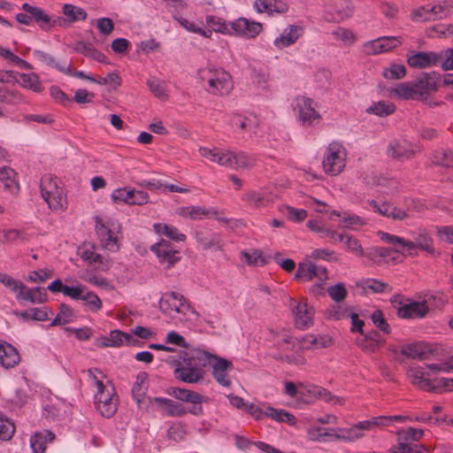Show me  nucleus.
Segmentation results:
<instances>
[{
    "instance_id": "obj_1",
    "label": "nucleus",
    "mask_w": 453,
    "mask_h": 453,
    "mask_svg": "<svg viewBox=\"0 0 453 453\" xmlns=\"http://www.w3.org/2000/svg\"><path fill=\"white\" fill-rule=\"evenodd\" d=\"M196 350L193 353L180 351L179 358L170 357L168 361L174 367V376L186 383H196L203 380V358Z\"/></svg>"
},
{
    "instance_id": "obj_2",
    "label": "nucleus",
    "mask_w": 453,
    "mask_h": 453,
    "mask_svg": "<svg viewBox=\"0 0 453 453\" xmlns=\"http://www.w3.org/2000/svg\"><path fill=\"white\" fill-rule=\"evenodd\" d=\"M139 408L142 407L144 400L148 399L150 403H154L163 411L170 416H180L187 412L197 415L202 412L201 403L207 398H135Z\"/></svg>"
},
{
    "instance_id": "obj_3",
    "label": "nucleus",
    "mask_w": 453,
    "mask_h": 453,
    "mask_svg": "<svg viewBox=\"0 0 453 453\" xmlns=\"http://www.w3.org/2000/svg\"><path fill=\"white\" fill-rule=\"evenodd\" d=\"M24 12L16 14V20L23 25L36 24L42 30L50 31L55 27H62L65 19L61 17L49 15L43 9L24 3L21 6Z\"/></svg>"
},
{
    "instance_id": "obj_4",
    "label": "nucleus",
    "mask_w": 453,
    "mask_h": 453,
    "mask_svg": "<svg viewBox=\"0 0 453 453\" xmlns=\"http://www.w3.org/2000/svg\"><path fill=\"white\" fill-rule=\"evenodd\" d=\"M95 229L102 249L117 252L121 246V226L114 221H104L99 216L95 218Z\"/></svg>"
},
{
    "instance_id": "obj_5",
    "label": "nucleus",
    "mask_w": 453,
    "mask_h": 453,
    "mask_svg": "<svg viewBox=\"0 0 453 453\" xmlns=\"http://www.w3.org/2000/svg\"><path fill=\"white\" fill-rule=\"evenodd\" d=\"M198 355L203 358L202 366L210 365L212 368V376L219 385L223 387H229L231 385L228 372H232L234 367L230 360L207 351H199Z\"/></svg>"
},
{
    "instance_id": "obj_6",
    "label": "nucleus",
    "mask_w": 453,
    "mask_h": 453,
    "mask_svg": "<svg viewBox=\"0 0 453 453\" xmlns=\"http://www.w3.org/2000/svg\"><path fill=\"white\" fill-rule=\"evenodd\" d=\"M346 149L342 143L333 142L329 143L322 165L326 173L335 176L345 167Z\"/></svg>"
},
{
    "instance_id": "obj_7",
    "label": "nucleus",
    "mask_w": 453,
    "mask_h": 453,
    "mask_svg": "<svg viewBox=\"0 0 453 453\" xmlns=\"http://www.w3.org/2000/svg\"><path fill=\"white\" fill-rule=\"evenodd\" d=\"M40 191L50 208L58 210L62 207L63 189L58 184V178L47 174L41 179Z\"/></svg>"
},
{
    "instance_id": "obj_8",
    "label": "nucleus",
    "mask_w": 453,
    "mask_h": 453,
    "mask_svg": "<svg viewBox=\"0 0 453 453\" xmlns=\"http://www.w3.org/2000/svg\"><path fill=\"white\" fill-rule=\"evenodd\" d=\"M441 75L437 72H423L412 81L418 100H426L438 90Z\"/></svg>"
},
{
    "instance_id": "obj_9",
    "label": "nucleus",
    "mask_w": 453,
    "mask_h": 453,
    "mask_svg": "<svg viewBox=\"0 0 453 453\" xmlns=\"http://www.w3.org/2000/svg\"><path fill=\"white\" fill-rule=\"evenodd\" d=\"M207 82L212 95L226 96L234 88L231 75L223 69H209Z\"/></svg>"
},
{
    "instance_id": "obj_10",
    "label": "nucleus",
    "mask_w": 453,
    "mask_h": 453,
    "mask_svg": "<svg viewBox=\"0 0 453 453\" xmlns=\"http://www.w3.org/2000/svg\"><path fill=\"white\" fill-rule=\"evenodd\" d=\"M150 250L157 256L162 265H166V268H172L180 261V251L175 250L173 244L161 239L150 246Z\"/></svg>"
},
{
    "instance_id": "obj_11",
    "label": "nucleus",
    "mask_w": 453,
    "mask_h": 453,
    "mask_svg": "<svg viewBox=\"0 0 453 453\" xmlns=\"http://www.w3.org/2000/svg\"><path fill=\"white\" fill-rule=\"evenodd\" d=\"M284 394L289 396H333L326 388L309 382L286 381L284 384Z\"/></svg>"
},
{
    "instance_id": "obj_12",
    "label": "nucleus",
    "mask_w": 453,
    "mask_h": 453,
    "mask_svg": "<svg viewBox=\"0 0 453 453\" xmlns=\"http://www.w3.org/2000/svg\"><path fill=\"white\" fill-rule=\"evenodd\" d=\"M159 309L164 314L171 316L173 311L185 314L186 311L192 308L182 295L172 291L163 295L159 301Z\"/></svg>"
},
{
    "instance_id": "obj_13",
    "label": "nucleus",
    "mask_w": 453,
    "mask_h": 453,
    "mask_svg": "<svg viewBox=\"0 0 453 453\" xmlns=\"http://www.w3.org/2000/svg\"><path fill=\"white\" fill-rule=\"evenodd\" d=\"M434 298V296H431L423 301H410V303L397 307L396 315L403 319H424L430 311L428 301Z\"/></svg>"
},
{
    "instance_id": "obj_14",
    "label": "nucleus",
    "mask_w": 453,
    "mask_h": 453,
    "mask_svg": "<svg viewBox=\"0 0 453 453\" xmlns=\"http://www.w3.org/2000/svg\"><path fill=\"white\" fill-rule=\"evenodd\" d=\"M111 197L115 203H124L129 205H143L149 202L148 193L128 188H119L113 190Z\"/></svg>"
},
{
    "instance_id": "obj_15",
    "label": "nucleus",
    "mask_w": 453,
    "mask_h": 453,
    "mask_svg": "<svg viewBox=\"0 0 453 453\" xmlns=\"http://www.w3.org/2000/svg\"><path fill=\"white\" fill-rule=\"evenodd\" d=\"M230 27L232 29V35L240 36L245 39H254L263 30L262 23L242 17L231 21Z\"/></svg>"
},
{
    "instance_id": "obj_16",
    "label": "nucleus",
    "mask_w": 453,
    "mask_h": 453,
    "mask_svg": "<svg viewBox=\"0 0 453 453\" xmlns=\"http://www.w3.org/2000/svg\"><path fill=\"white\" fill-rule=\"evenodd\" d=\"M442 55L434 51H417L407 56V64L412 68L425 69L438 65Z\"/></svg>"
},
{
    "instance_id": "obj_17",
    "label": "nucleus",
    "mask_w": 453,
    "mask_h": 453,
    "mask_svg": "<svg viewBox=\"0 0 453 453\" xmlns=\"http://www.w3.org/2000/svg\"><path fill=\"white\" fill-rule=\"evenodd\" d=\"M314 106L315 103L311 98L305 96L296 98V108L298 111V119L303 126L310 127L314 120L321 118Z\"/></svg>"
},
{
    "instance_id": "obj_18",
    "label": "nucleus",
    "mask_w": 453,
    "mask_h": 453,
    "mask_svg": "<svg viewBox=\"0 0 453 453\" xmlns=\"http://www.w3.org/2000/svg\"><path fill=\"white\" fill-rule=\"evenodd\" d=\"M127 345H135L138 341L133 337V335L121 332L119 330H112L110 333V336H104L96 340V345L101 348L104 347H119L123 342Z\"/></svg>"
},
{
    "instance_id": "obj_19",
    "label": "nucleus",
    "mask_w": 453,
    "mask_h": 453,
    "mask_svg": "<svg viewBox=\"0 0 453 453\" xmlns=\"http://www.w3.org/2000/svg\"><path fill=\"white\" fill-rule=\"evenodd\" d=\"M196 240L203 250H221L224 242L219 234L211 230H200L196 232Z\"/></svg>"
},
{
    "instance_id": "obj_20",
    "label": "nucleus",
    "mask_w": 453,
    "mask_h": 453,
    "mask_svg": "<svg viewBox=\"0 0 453 453\" xmlns=\"http://www.w3.org/2000/svg\"><path fill=\"white\" fill-rule=\"evenodd\" d=\"M291 309L295 317L296 326L299 329H306L312 325V317L306 303H296L291 299Z\"/></svg>"
},
{
    "instance_id": "obj_21",
    "label": "nucleus",
    "mask_w": 453,
    "mask_h": 453,
    "mask_svg": "<svg viewBox=\"0 0 453 453\" xmlns=\"http://www.w3.org/2000/svg\"><path fill=\"white\" fill-rule=\"evenodd\" d=\"M303 27L298 25H290L286 28L273 43L278 49H283L293 45L303 35Z\"/></svg>"
},
{
    "instance_id": "obj_22",
    "label": "nucleus",
    "mask_w": 453,
    "mask_h": 453,
    "mask_svg": "<svg viewBox=\"0 0 453 453\" xmlns=\"http://www.w3.org/2000/svg\"><path fill=\"white\" fill-rule=\"evenodd\" d=\"M20 362L18 349L11 343L0 340V363L4 368H13Z\"/></svg>"
},
{
    "instance_id": "obj_23",
    "label": "nucleus",
    "mask_w": 453,
    "mask_h": 453,
    "mask_svg": "<svg viewBox=\"0 0 453 453\" xmlns=\"http://www.w3.org/2000/svg\"><path fill=\"white\" fill-rule=\"evenodd\" d=\"M356 285L365 294H382L393 291V288L388 283L374 278L362 279Z\"/></svg>"
},
{
    "instance_id": "obj_24",
    "label": "nucleus",
    "mask_w": 453,
    "mask_h": 453,
    "mask_svg": "<svg viewBox=\"0 0 453 453\" xmlns=\"http://www.w3.org/2000/svg\"><path fill=\"white\" fill-rule=\"evenodd\" d=\"M396 253H402V250L388 247H371L365 250L363 257L368 258L373 264L380 265L387 258L394 260L395 257L393 255Z\"/></svg>"
},
{
    "instance_id": "obj_25",
    "label": "nucleus",
    "mask_w": 453,
    "mask_h": 453,
    "mask_svg": "<svg viewBox=\"0 0 453 453\" xmlns=\"http://www.w3.org/2000/svg\"><path fill=\"white\" fill-rule=\"evenodd\" d=\"M67 405L62 398H56L55 402L45 403L42 407V416L48 420H58L64 417L67 411Z\"/></svg>"
},
{
    "instance_id": "obj_26",
    "label": "nucleus",
    "mask_w": 453,
    "mask_h": 453,
    "mask_svg": "<svg viewBox=\"0 0 453 453\" xmlns=\"http://www.w3.org/2000/svg\"><path fill=\"white\" fill-rule=\"evenodd\" d=\"M13 314L16 317L22 319L25 321L35 320V321H47L50 319V315L53 314V311L49 307L42 308H30L25 311H14Z\"/></svg>"
},
{
    "instance_id": "obj_27",
    "label": "nucleus",
    "mask_w": 453,
    "mask_h": 453,
    "mask_svg": "<svg viewBox=\"0 0 453 453\" xmlns=\"http://www.w3.org/2000/svg\"><path fill=\"white\" fill-rule=\"evenodd\" d=\"M411 372L410 376L413 384L430 393L443 394L442 390L437 389V387H435V380H431L425 378L426 373L422 368L411 370Z\"/></svg>"
},
{
    "instance_id": "obj_28",
    "label": "nucleus",
    "mask_w": 453,
    "mask_h": 453,
    "mask_svg": "<svg viewBox=\"0 0 453 453\" xmlns=\"http://www.w3.org/2000/svg\"><path fill=\"white\" fill-rule=\"evenodd\" d=\"M16 298L18 300H26L32 303H44L48 301V295L45 288H27L25 286V288L20 289V291L17 293Z\"/></svg>"
},
{
    "instance_id": "obj_29",
    "label": "nucleus",
    "mask_w": 453,
    "mask_h": 453,
    "mask_svg": "<svg viewBox=\"0 0 453 453\" xmlns=\"http://www.w3.org/2000/svg\"><path fill=\"white\" fill-rule=\"evenodd\" d=\"M74 50L78 53L84 55L87 58H92L103 64H109L107 57L96 50L92 43L84 41H79L74 45Z\"/></svg>"
},
{
    "instance_id": "obj_30",
    "label": "nucleus",
    "mask_w": 453,
    "mask_h": 453,
    "mask_svg": "<svg viewBox=\"0 0 453 453\" xmlns=\"http://www.w3.org/2000/svg\"><path fill=\"white\" fill-rule=\"evenodd\" d=\"M385 342L377 331H372L357 341L358 346L366 352H375Z\"/></svg>"
},
{
    "instance_id": "obj_31",
    "label": "nucleus",
    "mask_w": 453,
    "mask_h": 453,
    "mask_svg": "<svg viewBox=\"0 0 453 453\" xmlns=\"http://www.w3.org/2000/svg\"><path fill=\"white\" fill-rule=\"evenodd\" d=\"M380 418H372L368 420L360 421L348 429V434L349 435V441H354L361 438L364 434L363 431H370L377 427L378 421H380Z\"/></svg>"
},
{
    "instance_id": "obj_32",
    "label": "nucleus",
    "mask_w": 453,
    "mask_h": 453,
    "mask_svg": "<svg viewBox=\"0 0 453 453\" xmlns=\"http://www.w3.org/2000/svg\"><path fill=\"white\" fill-rule=\"evenodd\" d=\"M229 401L232 406L250 414L255 419H262V407L260 405L246 401L244 398H229Z\"/></svg>"
},
{
    "instance_id": "obj_33",
    "label": "nucleus",
    "mask_w": 453,
    "mask_h": 453,
    "mask_svg": "<svg viewBox=\"0 0 453 453\" xmlns=\"http://www.w3.org/2000/svg\"><path fill=\"white\" fill-rule=\"evenodd\" d=\"M264 417H268L277 422L287 423L289 425H294L296 423V418L291 413L282 409H275L270 406H266L265 409L262 408V418Z\"/></svg>"
},
{
    "instance_id": "obj_34",
    "label": "nucleus",
    "mask_w": 453,
    "mask_h": 453,
    "mask_svg": "<svg viewBox=\"0 0 453 453\" xmlns=\"http://www.w3.org/2000/svg\"><path fill=\"white\" fill-rule=\"evenodd\" d=\"M33 55L37 60L44 63L46 65H48L51 68L57 69L60 73H71V65L70 64L69 65H62L60 63H58L55 60L54 57L50 55L49 53H46L40 50H34Z\"/></svg>"
},
{
    "instance_id": "obj_35",
    "label": "nucleus",
    "mask_w": 453,
    "mask_h": 453,
    "mask_svg": "<svg viewBox=\"0 0 453 453\" xmlns=\"http://www.w3.org/2000/svg\"><path fill=\"white\" fill-rule=\"evenodd\" d=\"M319 273L318 266L312 262L299 263L297 270L295 273L296 280L310 281L317 277Z\"/></svg>"
},
{
    "instance_id": "obj_36",
    "label": "nucleus",
    "mask_w": 453,
    "mask_h": 453,
    "mask_svg": "<svg viewBox=\"0 0 453 453\" xmlns=\"http://www.w3.org/2000/svg\"><path fill=\"white\" fill-rule=\"evenodd\" d=\"M17 173L9 166L0 167V180L4 182L5 189L10 192H18L19 185L16 180Z\"/></svg>"
},
{
    "instance_id": "obj_37",
    "label": "nucleus",
    "mask_w": 453,
    "mask_h": 453,
    "mask_svg": "<svg viewBox=\"0 0 453 453\" xmlns=\"http://www.w3.org/2000/svg\"><path fill=\"white\" fill-rule=\"evenodd\" d=\"M180 214L183 217H188L193 220L203 219V217H211L218 214V211L207 210L202 206H186L180 209Z\"/></svg>"
},
{
    "instance_id": "obj_38",
    "label": "nucleus",
    "mask_w": 453,
    "mask_h": 453,
    "mask_svg": "<svg viewBox=\"0 0 453 453\" xmlns=\"http://www.w3.org/2000/svg\"><path fill=\"white\" fill-rule=\"evenodd\" d=\"M153 228L158 235H165L172 241L184 242L186 240V235L180 233L175 226H168L164 223H155Z\"/></svg>"
},
{
    "instance_id": "obj_39",
    "label": "nucleus",
    "mask_w": 453,
    "mask_h": 453,
    "mask_svg": "<svg viewBox=\"0 0 453 453\" xmlns=\"http://www.w3.org/2000/svg\"><path fill=\"white\" fill-rule=\"evenodd\" d=\"M378 234L380 237L381 241L395 246V249H399L402 250V252L405 250H407L408 251H411L413 250L411 241H408L397 235H394L381 231L379 232Z\"/></svg>"
},
{
    "instance_id": "obj_40",
    "label": "nucleus",
    "mask_w": 453,
    "mask_h": 453,
    "mask_svg": "<svg viewBox=\"0 0 453 453\" xmlns=\"http://www.w3.org/2000/svg\"><path fill=\"white\" fill-rule=\"evenodd\" d=\"M96 410L105 418H111L117 411L118 398H99L94 402Z\"/></svg>"
},
{
    "instance_id": "obj_41",
    "label": "nucleus",
    "mask_w": 453,
    "mask_h": 453,
    "mask_svg": "<svg viewBox=\"0 0 453 453\" xmlns=\"http://www.w3.org/2000/svg\"><path fill=\"white\" fill-rule=\"evenodd\" d=\"M16 82H19L23 88L31 89L35 92H41L42 90V83L37 74L32 73H17Z\"/></svg>"
},
{
    "instance_id": "obj_42",
    "label": "nucleus",
    "mask_w": 453,
    "mask_h": 453,
    "mask_svg": "<svg viewBox=\"0 0 453 453\" xmlns=\"http://www.w3.org/2000/svg\"><path fill=\"white\" fill-rule=\"evenodd\" d=\"M391 93L399 99L418 100L413 82L400 83L391 90Z\"/></svg>"
},
{
    "instance_id": "obj_43",
    "label": "nucleus",
    "mask_w": 453,
    "mask_h": 453,
    "mask_svg": "<svg viewBox=\"0 0 453 453\" xmlns=\"http://www.w3.org/2000/svg\"><path fill=\"white\" fill-rule=\"evenodd\" d=\"M401 354L409 358L424 360L426 358L427 351L421 342H417L403 347Z\"/></svg>"
},
{
    "instance_id": "obj_44",
    "label": "nucleus",
    "mask_w": 453,
    "mask_h": 453,
    "mask_svg": "<svg viewBox=\"0 0 453 453\" xmlns=\"http://www.w3.org/2000/svg\"><path fill=\"white\" fill-rule=\"evenodd\" d=\"M424 450V446L411 444L397 435V444L392 447L389 451L390 453H423Z\"/></svg>"
},
{
    "instance_id": "obj_45",
    "label": "nucleus",
    "mask_w": 453,
    "mask_h": 453,
    "mask_svg": "<svg viewBox=\"0 0 453 453\" xmlns=\"http://www.w3.org/2000/svg\"><path fill=\"white\" fill-rule=\"evenodd\" d=\"M205 20L211 27V30L217 33L232 35L230 22L226 23L224 19L213 15H208L206 16Z\"/></svg>"
},
{
    "instance_id": "obj_46",
    "label": "nucleus",
    "mask_w": 453,
    "mask_h": 453,
    "mask_svg": "<svg viewBox=\"0 0 453 453\" xmlns=\"http://www.w3.org/2000/svg\"><path fill=\"white\" fill-rule=\"evenodd\" d=\"M62 12L67 17L69 22H75L87 19V12L84 9L71 4H65L62 8Z\"/></svg>"
},
{
    "instance_id": "obj_47",
    "label": "nucleus",
    "mask_w": 453,
    "mask_h": 453,
    "mask_svg": "<svg viewBox=\"0 0 453 453\" xmlns=\"http://www.w3.org/2000/svg\"><path fill=\"white\" fill-rule=\"evenodd\" d=\"M148 387L149 374L146 372H139L132 388V396H145Z\"/></svg>"
},
{
    "instance_id": "obj_48",
    "label": "nucleus",
    "mask_w": 453,
    "mask_h": 453,
    "mask_svg": "<svg viewBox=\"0 0 453 453\" xmlns=\"http://www.w3.org/2000/svg\"><path fill=\"white\" fill-rule=\"evenodd\" d=\"M413 250L418 248L421 250L426 251L429 254L434 253V249L433 246V239L425 230L420 231L417 237H415V241L412 242Z\"/></svg>"
},
{
    "instance_id": "obj_49",
    "label": "nucleus",
    "mask_w": 453,
    "mask_h": 453,
    "mask_svg": "<svg viewBox=\"0 0 453 453\" xmlns=\"http://www.w3.org/2000/svg\"><path fill=\"white\" fill-rule=\"evenodd\" d=\"M395 105L393 103L380 101L370 106L366 111L380 117H386L393 114L395 111Z\"/></svg>"
},
{
    "instance_id": "obj_50",
    "label": "nucleus",
    "mask_w": 453,
    "mask_h": 453,
    "mask_svg": "<svg viewBox=\"0 0 453 453\" xmlns=\"http://www.w3.org/2000/svg\"><path fill=\"white\" fill-rule=\"evenodd\" d=\"M388 155L395 159H410L414 156V150H408L399 143H391L388 148Z\"/></svg>"
},
{
    "instance_id": "obj_51",
    "label": "nucleus",
    "mask_w": 453,
    "mask_h": 453,
    "mask_svg": "<svg viewBox=\"0 0 453 453\" xmlns=\"http://www.w3.org/2000/svg\"><path fill=\"white\" fill-rule=\"evenodd\" d=\"M73 316V312L72 308L65 303H61L59 305V312L51 321L49 326L65 325L71 321Z\"/></svg>"
},
{
    "instance_id": "obj_52",
    "label": "nucleus",
    "mask_w": 453,
    "mask_h": 453,
    "mask_svg": "<svg viewBox=\"0 0 453 453\" xmlns=\"http://www.w3.org/2000/svg\"><path fill=\"white\" fill-rule=\"evenodd\" d=\"M432 162L435 165L453 167V151L437 150L433 154Z\"/></svg>"
},
{
    "instance_id": "obj_53",
    "label": "nucleus",
    "mask_w": 453,
    "mask_h": 453,
    "mask_svg": "<svg viewBox=\"0 0 453 453\" xmlns=\"http://www.w3.org/2000/svg\"><path fill=\"white\" fill-rule=\"evenodd\" d=\"M406 72L403 65L392 63L388 67L384 68L382 74L388 80H400L405 77Z\"/></svg>"
},
{
    "instance_id": "obj_54",
    "label": "nucleus",
    "mask_w": 453,
    "mask_h": 453,
    "mask_svg": "<svg viewBox=\"0 0 453 453\" xmlns=\"http://www.w3.org/2000/svg\"><path fill=\"white\" fill-rule=\"evenodd\" d=\"M243 256L246 258V263L252 266H264L268 264L270 257H265L263 252L258 250H253L251 253L243 251Z\"/></svg>"
},
{
    "instance_id": "obj_55",
    "label": "nucleus",
    "mask_w": 453,
    "mask_h": 453,
    "mask_svg": "<svg viewBox=\"0 0 453 453\" xmlns=\"http://www.w3.org/2000/svg\"><path fill=\"white\" fill-rule=\"evenodd\" d=\"M303 344L313 346L315 349L326 348L331 344V338L327 335L308 334L303 339Z\"/></svg>"
},
{
    "instance_id": "obj_56",
    "label": "nucleus",
    "mask_w": 453,
    "mask_h": 453,
    "mask_svg": "<svg viewBox=\"0 0 453 453\" xmlns=\"http://www.w3.org/2000/svg\"><path fill=\"white\" fill-rule=\"evenodd\" d=\"M243 200L257 208L265 206L269 202L265 196V193L258 191L247 192L243 196Z\"/></svg>"
},
{
    "instance_id": "obj_57",
    "label": "nucleus",
    "mask_w": 453,
    "mask_h": 453,
    "mask_svg": "<svg viewBox=\"0 0 453 453\" xmlns=\"http://www.w3.org/2000/svg\"><path fill=\"white\" fill-rule=\"evenodd\" d=\"M433 5L426 4L423 5L411 12L412 20L417 22H426L434 20L433 12L430 11Z\"/></svg>"
},
{
    "instance_id": "obj_58",
    "label": "nucleus",
    "mask_w": 453,
    "mask_h": 453,
    "mask_svg": "<svg viewBox=\"0 0 453 453\" xmlns=\"http://www.w3.org/2000/svg\"><path fill=\"white\" fill-rule=\"evenodd\" d=\"M452 8L451 4L447 1H443L438 4L433 5L430 11H432L433 17H434V20H436L449 17L452 12Z\"/></svg>"
},
{
    "instance_id": "obj_59",
    "label": "nucleus",
    "mask_w": 453,
    "mask_h": 453,
    "mask_svg": "<svg viewBox=\"0 0 453 453\" xmlns=\"http://www.w3.org/2000/svg\"><path fill=\"white\" fill-rule=\"evenodd\" d=\"M371 319L374 326L383 333L387 334L391 333V327L380 310L374 311L371 315Z\"/></svg>"
},
{
    "instance_id": "obj_60",
    "label": "nucleus",
    "mask_w": 453,
    "mask_h": 453,
    "mask_svg": "<svg viewBox=\"0 0 453 453\" xmlns=\"http://www.w3.org/2000/svg\"><path fill=\"white\" fill-rule=\"evenodd\" d=\"M288 220L294 222H303L308 216V212L304 209H296L292 206L285 205L284 211H282Z\"/></svg>"
},
{
    "instance_id": "obj_61",
    "label": "nucleus",
    "mask_w": 453,
    "mask_h": 453,
    "mask_svg": "<svg viewBox=\"0 0 453 453\" xmlns=\"http://www.w3.org/2000/svg\"><path fill=\"white\" fill-rule=\"evenodd\" d=\"M234 168H248L255 164V158L243 151L234 153Z\"/></svg>"
},
{
    "instance_id": "obj_62",
    "label": "nucleus",
    "mask_w": 453,
    "mask_h": 453,
    "mask_svg": "<svg viewBox=\"0 0 453 453\" xmlns=\"http://www.w3.org/2000/svg\"><path fill=\"white\" fill-rule=\"evenodd\" d=\"M344 244L348 251L353 253L357 257H363L365 255V250L363 249L360 242L352 235L346 236Z\"/></svg>"
},
{
    "instance_id": "obj_63",
    "label": "nucleus",
    "mask_w": 453,
    "mask_h": 453,
    "mask_svg": "<svg viewBox=\"0 0 453 453\" xmlns=\"http://www.w3.org/2000/svg\"><path fill=\"white\" fill-rule=\"evenodd\" d=\"M15 431L12 422H11L4 415H0V439L7 441L10 440Z\"/></svg>"
},
{
    "instance_id": "obj_64",
    "label": "nucleus",
    "mask_w": 453,
    "mask_h": 453,
    "mask_svg": "<svg viewBox=\"0 0 453 453\" xmlns=\"http://www.w3.org/2000/svg\"><path fill=\"white\" fill-rule=\"evenodd\" d=\"M46 440L43 439V434L36 432L30 439V447L33 453H44L46 449Z\"/></svg>"
}]
</instances>
